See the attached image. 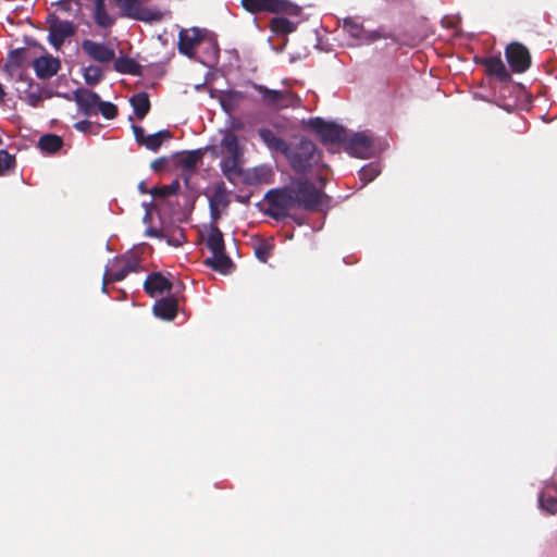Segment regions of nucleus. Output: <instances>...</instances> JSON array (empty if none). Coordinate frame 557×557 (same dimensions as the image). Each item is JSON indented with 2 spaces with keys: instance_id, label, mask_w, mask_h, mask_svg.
<instances>
[{
  "instance_id": "f257e3e1",
  "label": "nucleus",
  "mask_w": 557,
  "mask_h": 557,
  "mask_svg": "<svg viewBox=\"0 0 557 557\" xmlns=\"http://www.w3.org/2000/svg\"><path fill=\"white\" fill-rule=\"evenodd\" d=\"M325 198L327 196L306 177L293 178L289 185L270 189L264 196L268 214L277 221L289 216L292 209L315 211Z\"/></svg>"
},
{
  "instance_id": "f03ea898",
  "label": "nucleus",
  "mask_w": 557,
  "mask_h": 557,
  "mask_svg": "<svg viewBox=\"0 0 557 557\" xmlns=\"http://www.w3.org/2000/svg\"><path fill=\"white\" fill-rule=\"evenodd\" d=\"M284 154L290 168L297 174H306L313 168H326V164L322 163V153L317 145L305 137L295 144L288 145Z\"/></svg>"
},
{
  "instance_id": "7ed1b4c3",
  "label": "nucleus",
  "mask_w": 557,
  "mask_h": 557,
  "mask_svg": "<svg viewBox=\"0 0 557 557\" xmlns=\"http://www.w3.org/2000/svg\"><path fill=\"white\" fill-rule=\"evenodd\" d=\"M220 146L223 156L221 171L228 182L235 184L243 174L244 148L239 146L237 135L230 129L223 132Z\"/></svg>"
},
{
  "instance_id": "20e7f679",
  "label": "nucleus",
  "mask_w": 557,
  "mask_h": 557,
  "mask_svg": "<svg viewBox=\"0 0 557 557\" xmlns=\"http://www.w3.org/2000/svg\"><path fill=\"white\" fill-rule=\"evenodd\" d=\"M251 87L260 95V103L269 110L281 111L300 104V98L292 90L271 89L257 83H251Z\"/></svg>"
},
{
  "instance_id": "39448f33",
  "label": "nucleus",
  "mask_w": 557,
  "mask_h": 557,
  "mask_svg": "<svg viewBox=\"0 0 557 557\" xmlns=\"http://www.w3.org/2000/svg\"><path fill=\"white\" fill-rule=\"evenodd\" d=\"M119 9L117 17H126L143 22H159L163 13L148 4V0H112Z\"/></svg>"
},
{
  "instance_id": "423d86ee",
  "label": "nucleus",
  "mask_w": 557,
  "mask_h": 557,
  "mask_svg": "<svg viewBox=\"0 0 557 557\" xmlns=\"http://www.w3.org/2000/svg\"><path fill=\"white\" fill-rule=\"evenodd\" d=\"M242 7L249 13H273L298 16L301 13L299 5L289 0H240Z\"/></svg>"
},
{
  "instance_id": "0eeeda50",
  "label": "nucleus",
  "mask_w": 557,
  "mask_h": 557,
  "mask_svg": "<svg viewBox=\"0 0 557 557\" xmlns=\"http://www.w3.org/2000/svg\"><path fill=\"white\" fill-rule=\"evenodd\" d=\"M107 270L111 273V280L121 282L129 273L144 271L141 255L136 250H128L113 258Z\"/></svg>"
},
{
  "instance_id": "6e6552de",
  "label": "nucleus",
  "mask_w": 557,
  "mask_h": 557,
  "mask_svg": "<svg viewBox=\"0 0 557 557\" xmlns=\"http://www.w3.org/2000/svg\"><path fill=\"white\" fill-rule=\"evenodd\" d=\"M308 127L317 134L324 146L344 144L345 141L346 129L334 122H326L321 117H311L308 121Z\"/></svg>"
},
{
  "instance_id": "1a4fd4ad",
  "label": "nucleus",
  "mask_w": 557,
  "mask_h": 557,
  "mask_svg": "<svg viewBox=\"0 0 557 557\" xmlns=\"http://www.w3.org/2000/svg\"><path fill=\"white\" fill-rule=\"evenodd\" d=\"M48 24V41L57 50H59L67 38L73 37L77 32V25L71 21L59 18L55 13L47 16Z\"/></svg>"
},
{
  "instance_id": "9d476101",
  "label": "nucleus",
  "mask_w": 557,
  "mask_h": 557,
  "mask_svg": "<svg viewBox=\"0 0 557 557\" xmlns=\"http://www.w3.org/2000/svg\"><path fill=\"white\" fill-rule=\"evenodd\" d=\"M505 57L511 71L517 74L527 72L532 63L529 49L521 42L507 45Z\"/></svg>"
},
{
  "instance_id": "9b49d317",
  "label": "nucleus",
  "mask_w": 557,
  "mask_h": 557,
  "mask_svg": "<svg viewBox=\"0 0 557 557\" xmlns=\"http://www.w3.org/2000/svg\"><path fill=\"white\" fill-rule=\"evenodd\" d=\"M206 37V30L194 27L189 29H182L178 33V51L180 53L194 58L195 49L201 45Z\"/></svg>"
},
{
  "instance_id": "f8f14e48",
  "label": "nucleus",
  "mask_w": 557,
  "mask_h": 557,
  "mask_svg": "<svg viewBox=\"0 0 557 557\" xmlns=\"http://www.w3.org/2000/svg\"><path fill=\"white\" fill-rule=\"evenodd\" d=\"M73 99L84 115L90 116L98 114V107L101 99L97 92L87 88H78L74 90Z\"/></svg>"
},
{
  "instance_id": "ddd939ff",
  "label": "nucleus",
  "mask_w": 557,
  "mask_h": 557,
  "mask_svg": "<svg viewBox=\"0 0 557 557\" xmlns=\"http://www.w3.org/2000/svg\"><path fill=\"white\" fill-rule=\"evenodd\" d=\"M345 150L358 158H368L372 148V139L363 133H355L344 141Z\"/></svg>"
},
{
  "instance_id": "4468645a",
  "label": "nucleus",
  "mask_w": 557,
  "mask_h": 557,
  "mask_svg": "<svg viewBox=\"0 0 557 557\" xmlns=\"http://www.w3.org/2000/svg\"><path fill=\"white\" fill-rule=\"evenodd\" d=\"M82 49L91 60L100 63H109L115 58L114 50L104 42L85 39L82 41Z\"/></svg>"
},
{
  "instance_id": "2eb2a0df",
  "label": "nucleus",
  "mask_w": 557,
  "mask_h": 557,
  "mask_svg": "<svg viewBox=\"0 0 557 557\" xmlns=\"http://www.w3.org/2000/svg\"><path fill=\"white\" fill-rule=\"evenodd\" d=\"M343 29L351 37L361 40L364 44L373 42L381 38H388V36L381 34L379 30H366L363 26L352 18H345Z\"/></svg>"
},
{
  "instance_id": "dca6fc26",
  "label": "nucleus",
  "mask_w": 557,
  "mask_h": 557,
  "mask_svg": "<svg viewBox=\"0 0 557 557\" xmlns=\"http://www.w3.org/2000/svg\"><path fill=\"white\" fill-rule=\"evenodd\" d=\"M479 63L485 67L487 76L495 77L502 83L511 81V75L499 55L482 58Z\"/></svg>"
},
{
  "instance_id": "f3484780",
  "label": "nucleus",
  "mask_w": 557,
  "mask_h": 557,
  "mask_svg": "<svg viewBox=\"0 0 557 557\" xmlns=\"http://www.w3.org/2000/svg\"><path fill=\"white\" fill-rule=\"evenodd\" d=\"M144 289L150 297H156L171 292L172 283L161 272H152L147 275Z\"/></svg>"
},
{
  "instance_id": "a211bd4d",
  "label": "nucleus",
  "mask_w": 557,
  "mask_h": 557,
  "mask_svg": "<svg viewBox=\"0 0 557 557\" xmlns=\"http://www.w3.org/2000/svg\"><path fill=\"white\" fill-rule=\"evenodd\" d=\"M36 75L41 79H48L55 75L61 67L60 61L51 55L39 57L33 61Z\"/></svg>"
},
{
  "instance_id": "6ab92c4d",
  "label": "nucleus",
  "mask_w": 557,
  "mask_h": 557,
  "mask_svg": "<svg viewBox=\"0 0 557 557\" xmlns=\"http://www.w3.org/2000/svg\"><path fill=\"white\" fill-rule=\"evenodd\" d=\"M152 310L156 317L172 321L177 314L178 301L174 297H164L154 302Z\"/></svg>"
},
{
  "instance_id": "aec40b11",
  "label": "nucleus",
  "mask_w": 557,
  "mask_h": 557,
  "mask_svg": "<svg viewBox=\"0 0 557 557\" xmlns=\"http://www.w3.org/2000/svg\"><path fill=\"white\" fill-rule=\"evenodd\" d=\"M205 264L222 274L230 273L234 265L232 259L225 253V251L212 255L211 258L205 260Z\"/></svg>"
},
{
  "instance_id": "412c9836",
  "label": "nucleus",
  "mask_w": 557,
  "mask_h": 557,
  "mask_svg": "<svg viewBox=\"0 0 557 557\" xmlns=\"http://www.w3.org/2000/svg\"><path fill=\"white\" fill-rule=\"evenodd\" d=\"M207 247L212 252V255L221 253L225 251L224 238L221 230L215 224H210L208 237H207Z\"/></svg>"
},
{
  "instance_id": "4be33fe9",
  "label": "nucleus",
  "mask_w": 557,
  "mask_h": 557,
  "mask_svg": "<svg viewBox=\"0 0 557 557\" xmlns=\"http://www.w3.org/2000/svg\"><path fill=\"white\" fill-rule=\"evenodd\" d=\"M259 136L269 148L285 153L288 144L283 138L278 137L272 129L260 128Z\"/></svg>"
},
{
  "instance_id": "5701e85b",
  "label": "nucleus",
  "mask_w": 557,
  "mask_h": 557,
  "mask_svg": "<svg viewBox=\"0 0 557 557\" xmlns=\"http://www.w3.org/2000/svg\"><path fill=\"white\" fill-rule=\"evenodd\" d=\"M134 113L138 120H143L150 110V100L148 94L143 91L132 96L129 99Z\"/></svg>"
},
{
  "instance_id": "b1692460",
  "label": "nucleus",
  "mask_w": 557,
  "mask_h": 557,
  "mask_svg": "<svg viewBox=\"0 0 557 557\" xmlns=\"http://www.w3.org/2000/svg\"><path fill=\"white\" fill-rule=\"evenodd\" d=\"M113 67L122 74L139 75L141 66L132 58L120 57L114 61Z\"/></svg>"
},
{
  "instance_id": "393cba45",
  "label": "nucleus",
  "mask_w": 557,
  "mask_h": 557,
  "mask_svg": "<svg viewBox=\"0 0 557 557\" xmlns=\"http://www.w3.org/2000/svg\"><path fill=\"white\" fill-rule=\"evenodd\" d=\"M63 146V139L55 134L42 135L38 140V147L41 151L48 153H54L59 151Z\"/></svg>"
},
{
  "instance_id": "a878e982",
  "label": "nucleus",
  "mask_w": 557,
  "mask_h": 557,
  "mask_svg": "<svg viewBox=\"0 0 557 557\" xmlns=\"http://www.w3.org/2000/svg\"><path fill=\"white\" fill-rule=\"evenodd\" d=\"M270 29L275 35H288L296 30V24L286 17L275 16L270 21Z\"/></svg>"
},
{
  "instance_id": "bb28decb",
  "label": "nucleus",
  "mask_w": 557,
  "mask_h": 557,
  "mask_svg": "<svg viewBox=\"0 0 557 557\" xmlns=\"http://www.w3.org/2000/svg\"><path fill=\"white\" fill-rule=\"evenodd\" d=\"M203 152L201 149L189 151L183 154L177 163L187 172H195L198 163L201 161Z\"/></svg>"
},
{
  "instance_id": "cd10ccee",
  "label": "nucleus",
  "mask_w": 557,
  "mask_h": 557,
  "mask_svg": "<svg viewBox=\"0 0 557 557\" xmlns=\"http://www.w3.org/2000/svg\"><path fill=\"white\" fill-rule=\"evenodd\" d=\"M172 137V134L170 131L168 129H162V131H159L154 134H151V135H147V137L145 138V141H144V145L147 149L156 152L160 149V147L162 146L163 141L165 139H169Z\"/></svg>"
},
{
  "instance_id": "c85d7f7f",
  "label": "nucleus",
  "mask_w": 557,
  "mask_h": 557,
  "mask_svg": "<svg viewBox=\"0 0 557 557\" xmlns=\"http://www.w3.org/2000/svg\"><path fill=\"white\" fill-rule=\"evenodd\" d=\"M554 492L555 494L553 495L548 490H545L539 496L540 507L549 515L557 512V487Z\"/></svg>"
},
{
  "instance_id": "c756f323",
  "label": "nucleus",
  "mask_w": 557,
  "mask_h": 557,
  "mask_svg": "<svg viewBox=\"0 0 557 557\" xmlns=\"http://www.w3.org/2000/svg\"><path fill=\"white\" fill-rule=\"evenodd\" d=\"M274 244L269 239H260L253 245L255 256L261 262H267L271 257Z\"/></svg>"
},
{
  "instance_id": "7c9ffc66",
  "label": "nucleus",
  "mask_w": 557,
  "mask_h": 557,
  "mask_svg": "<svg viewBox=\"0 0 557 557\" xmlns=\"http://www.w3.org/2000/svg\"><path fill=\"white\" fill-rule=\"evenodd\" d=\"M230 205V199L223 183L216 186L213 195L210 198L209 206L218 208H226Z\"/></svg>"
},
{
  "instance_id": "2f4dec72",
  "label": "nucleus",
  "mask_w": 557,
  "mask_h": 557,
  "mask_svg": "<svg viewBox=\"0 0 557 557\" xmlns=\"http://www.w3.org/2000/svg\"><path fill=\"white\" fill-rule=\"evenodd\" d=\"M180 186H181L180 185V181L178 180H174L169 185H162V186L153 187L150 190V194L154 198H166L169 196L176 195L178 189H180Z\"/></svg>"
},
{
  "instance_id": "473e14b6",
  "label": "nucleus",
  "mask_w": 557,
  "mask_h": 557,
  "mask_svg": "<svg viewBox=\"0 0 557 557\" xmlns=\"http://www.w3.org/2000/svg\"><path fill=\"white\" fill-rule=\"evenodd\" d=\"M85 83L89 86H96L103 77L102 70L97 65H88L83 73Z\"/></svg>"
},
{
  "instance_id": "72a5a7b5",
  "label": "nucleus",
  "mask_w": 557,
  "mask_h": 557,
  "mask_svg": "<svg viewBox=\"0 0 557 557\" xmlns=\"http://www.w3.org/2000/svg\"><path fill=\"white\" fill-rule=\"evenodd\" d=\"M380 174L379 165L375 163H369L362 166L359 171L360 181H362L363 185L372 182Z\"/></svg>"
},
{
  "instance_id": "f704fd0d",
  "label": "nucleus",
  "mask_w": 557,
  "mask_h": 557,
  "mask_svg": "<svg viewBox=\"0 0 557 557\" xmlns=\"http://www.w3.org/2000/svg\"><path fill=\"white\" fill-rule=\"evenodd\" d=\"M15 168V157L7 150L0 149V174Z\"/></svg>"
},
{
  "instance_id": "c9c22d12",
  "label": "nucleus",
  "mask_w": 557,
  "mask_h": 557,
  "mask_svg": "<svg viewBox=\"0 0 557 557\" xmlns=\"http://www.w3.org/2000/svg\"><path fill=\"white\" fill-rule=\"evenodd\" d=\"M98 113H101V115L107 120H112L116 117L119 111L117 107L112 102L101 100L98 107Z\"/></svg>"
},
{
  "instance_id": "e433bc0d",
  "label": "nucleus",
  "mask_w": 557,
  "mask_h": 557,
  "mask_svg": "<svg viewBox=\"0 0 557 557\" xmlns=\"http://www.w3.org/2000/svg\"><path fill=\"white\" fill-rule=\"evenodd\" d=\"M42 100V97L40 95V92H35V91H30L26 95V101L29 106L32 107H38L39 103L41 102Z\"/></svg>"
},
{
  "instance_id": "4c0bfd02",
  "label": "nucleus",
  "mask_w": 557,
  "mask_h": 557,
  "mask_svg": "<svg viewBox=\"0 0 557 557\" xmlns=\"http://www.w3.org/2000/svg\"><path fill=\"white\" fill-rule=\"evenodd\" d=\"M133 132H134V136H135L136 141L140 146H143L144 141H145V138L147 137V135L145 134V129L141 126H139V125H133Z\"/></svg>"
},
{
  "instance_id": "58836bf2",
  "label": "nucleus",
  "mask_w": 557,
  "mask_h": 557,
  "mask_svg": "<svg viewBox=\"0 0 557 557\" xmlns=\"http://www.w3.org/2000/svg\"><path fill=\"white\" fill-rule=\"evenodd\" d=\"M168 165V159L165 157L158 158L153 160L150 164L151 169L154 172L162 171Z\"/></svg>"
},
{
  "instance_id": "ea45409f",
  "label": "nucleus",
  "mask_w": 557,
  "mask_h": 557,
  "mask_svg": "<svg viewBox=\"0 0 557 557\" xmlns=\"http://www.w3.org/2000/svg\"><path fill=\"white\" fill-rule=\"evenodd\" d=\"M91 127H92V123L88 120H83V121L76 122L74 124V128L82 133L90 132Z\"/></svg>"
},
{
  "instance_id": "a19ab883",
  "label": "nucleus",
  "mask_w": 557,
  "mask_h": 557,
  "mask_svg": "<svg viewBox=\"0 0 557 557\" xmlns=\"http://www.w3.org/2000/svg\"><path fill=\"white\" fill-rule=\"evenodd\" d=\"M111 273L106 269L104 273H103V277H102V292L108 294V289H107V286L109 283H112V282H115L114 280H111Z\"/></svg>"
},
{
  "instance_id": "79ce46f5",
  "label": "nucleus",
  "mask_w": 557,
  "mask_h": 557,
  "mask_svg": "<svg viewBox=\"0 0 557 557\" xmlns=\"http://www.w3.org/2000/svg\"><path fill=\"white\" fill-rule=\"evenodd\" d=\"M55 5L58 7V9L64 11V12H70L72 10V1L71 0H59Z\"/></svg>"
},
{
  "instance_id": "37998d69",
  "label": "nucleus",
  "mask_w": 557,
  "mask_h": 557,
  "mask_svg": "<svg viewBox=\"0 0 557 557\" xmlns=\"http://www.w3.org/2000/svg\"><path fill=\"white\" fill-rule=\"evenodd\" d=\"M210 207V215L213 222H216L221 218L220 208L214 206Z\"/></svg>"
},
{
  "instance_id": "c03bdc74",
  "label": "nucleus",
  "mask_w": 557,
  "mask_h": 557,
  "mask_svg": "<svg viewBox=\"0 0 557 557\" xmlns=\"http://www.w3.org/2000/svg\"><path fill=\"white\" fill-rule=\"evenodd\" d=\"M147 235L148 236H151V237H158V238H161V231L159 230H156V228H148L147 230Z\"/></svg>"
},
{
  "instance_id": "a18cd8bd",
  "label": "nucleus",
  "mask_w": 557,
  "mask_h": 557,
  "mask_svg": "<svg viewBox=\"0 0 557 557\" xmlns=\"http://www.w3.org/2000/svg\"><path fill=\"white\" fill-rule=\"evenodd\" d=\"M194 172H187L186 170H183L182 177L184 180V183L186 186L189 184V178L193 175Z\"/></svg>"
},
{
  "instance_id": "49530a36",
  "label": "nucleus",
  "mask_w": 557,
  "mask_h": 557,
  "mask_svg": "<svg viewBox=\"0 0 557 557\" xmlns=\"http://www.w3.org/2000/svg\"><path fill=\"white\" fill-rule=\"evenodd\" d=\"M139 189H140L143 193H147V190H146V189H145V187H144V183H143V182L139 184Z\"/></svg>"
},
{
  "instance_id": "de8ad7c7",
  "label": "nucleus",
  "mask_w": 557,
  "mask_h": 557,
  "mask_svg": "<svg viewBox=\"0 0 557 557\" xmlns=\"http://www.w3.org/2000/svg\"><path fill=\"white\" fill-rule=\"evenodd\" d=\"M74 2H75V4H77L78 7H81V5H82L81 0H74Z\"/></svg>"
},
{
  "instance_id": "09e8293b",
  "label": "nucleus",
  "mask_w": 557,
  "mask_h": 557,
  "mask_svg": "<svg viewBox=\"0 0 557 557\" xmlns=\"http://www.w3.org/2000/svg\"><path fill=\"white\" fill-rule=\"evenodd\" d=\"M233 96H239V97H242V96H240V92H238V91L233 92Z\"/></svg>"
}]
</instances>
